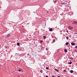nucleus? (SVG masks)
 <instances>
[{
  "instance_id": "f03ea898",
  "label": "nucleus",
  "mask_w": 77,
  "mask_h": 77,
  "mask_svg": "<svg viewBox=\"0 0 77 77\" xmlns=\"http://www.w3.org/2000/svg\"><path fill=\"white\" fill-rule=\"evenodd\" d=\"M49 31H50V32H52V31H53V29L52 28H50L49 29Z\"/></svg>"
},
{
  "instance_id": "ddd939ff",
  "label": "nucleus",
  "mask_w": 77,
  "mask_h": 77,
  "mask_svg": "<svg viewBox=\"0 0 77 77\" xmlns=\"http://www.w3.org/2000/svg\"><path fill=\"white\" fill-rule=\"evenodd\" d=\"M68 38H69V37H68V36H67L66 37V38L67 39H68Z\"/></svg>"
},
{
  "instance_id": "dca6fc26",
  "label": "nucleus",
  "mask_w": 77,
  "mask_h": 77,
  "mask_svg": "<svg viewBox=\"0 0 77 77\" xmlns=\"http://www.w3.org/2000/svg\"><path fill=\"white\" fill-rule=\"evenodd\" d=\"M46 50H47V51H48V48H46Z\"/></svg>"
},
{
  "instance_id": "0eeeda50",
  "label": "nucleus",
  "mask_w": 77,
  "mask_h": 77,
  "mask_svg": "<svg viewBox=\"0 0 77 77\" xmlns=\"http://www.w3.org/2000/svg\"><path fill=\"white\" fill-rule=\"evenodd\" d=\"M70 72H71V73H72L73 72H74V71H73V70H70Z\"/></svg>"
},
{
  "instance_id": "a878e982",
  "label": "nucleus",
  "mask_w": 77,
  "mask_h": 77,
  "mask_svg": "<svg viewBox=\"0 0 77 77\" xmlns=\"http://www.w3.org/2000/svg\"><path fill=\"white\" fill-rule=\"evenodd\" d=\"M45 77H48V76H45Z\"/></svg>"
},
{
  "instance_id": "b1692460",
  "label": "nucleus",
  "mask_w": 77,
  "mask_h": 77,
  "mask_svg": "<svg viewBox=\"0 0 77 77\" xmlns=\"http://www.w3.org/2000/svg\"><path fill=\"white\" fill-rule=\"evenodd\" d=\"M52 77H54V76L53 75V76H52Z\"/></svg>"
},
{
  "instance_id": "f8f14e48",
  "label": "nucleus",
  "mask_w": 77,
  "mask_h": 77,
  "mask_svg": "<svg viewBox=\"0 0 77 77\" xmlns=\"http://www.w3.org/2000/svg\"><path fill=\"white\" fill-rule=\"evenodd\" d=\"M40 43H42V42H43V41H40Z\"/></svg>"
},
{
  "instance_id": "6ab92c4d",
  "label": "nucleus",
  "mask_w": 77,
  "mask_h": 77,
  "mask_svg": "<svg viewBox=\"0 0 77 77\" xmlns=\"http://www.w3.org/2000/svg\"><path fill=\"white\" fill-rule=\"evenodd\" d=\"M46 69H48V67H46Z\"/></svg>"
},
{
  "instance_id": "39448f33",
  "label": "nucleus",
  "mask_w": 77,
  "mask_h": 77,
  "mask_svg": "<svg viewBox=\"0 0 77 77\" xmlns=\"http://www.w3.org/2000/svg\"><path fill=\"white\" fill-rule=\"evenodd\" d=\"M64 52H65V53H67V50L66 49L64 50Z\"/></svg>"
},
{
  "instance_id": "aec40b11",
  "label": "nucleus",
  "mask_w": 77,
  "mask_h": 77,
  "mask_svg": "<svg viewBox=\"0 0 77 77\" xmlns=\"http://www.w3.org/2000/svg\"><path fill=\"white\" fill-rule=\"evenodd\" d=\"M63 72H66V70H63Z\"/></svg>"
},
{
  "instance_id": "a211bd4d",
  "label": "nucleus",
  "mask_w": 77,
  "mask_h": 77,
  "mask_svg": "<svg viewBox=\"0 0 77 77\" xmlns=\"http://www.w3.org/2000/svg\"><path fill=\"white\" fill-rule=\"evenodd\" d=\"M53 42H55V40L54 39L53 40Z\"/></svg>"
},
{
  "instance_id": "20e7f679",
  "label": "nucleus",
  "mask_w": 77,
  "mask_h": 77,
  "mask_svg": "<svg viewBox=\"0 0 77 77\" xmlns=\"http://www.w3.org/2000/svg\"><path fill=\"white\" fill-rule=\"evenodd\" d=\"M72 45H75V43L72 42L71 43Z\"/></svg>"
},
{
  "instance_id": "bb28decb",
  "label": "nucleus",
  "mask_w": 77,
  "mask_h": 77,
  "mask_svg": "<svg viewBox=\"0 0 77 77\" xmlns=\"http://www.w3.org/2000/svg\"><path fill=\"white\" fill-rule=\"evenodd\" d=\"M56 2V1H55Z\"/></svg>"
},
{
  "instance_id": "9b49d317",
  "label": "nucleus",
  "mask_w": 77,
  "mask_h": 77,
  "mask_svg": "<svg viewBox=\"0 0 77 77\" xmlns=\"http://www.w3.org/2000/svg\"><path fill=\"white\" fill-rule=\"evenodd\" d=\"M17 45H18V46H19V45H20V43H17Z\"/></svg>"
},
{
  "instance_id": "2eb2a0df",
  "label": "nucleus",
  "mask_w": 77,
  "mask_h": 77,
  "mask_svg": "<svg viewBox=\"0 0 77 77\" xmlns=\"http://www.w3.org/2000/svg\"><path fill=\"white\" fill-rule=\"evenodd\" d=\"M7 36H10V34H8L7 35Z\"/></svg>"
},
{
  "instance_id": "6e6552de",
  "label": "nucleus",
  "mask_w": 77,
  "mask_h": 77,
  "mask_svg": "<svg viewBox=\"0 0 77 77\" xmlns=\"http://www.w3.org/2000/svg\"><path fill=\"white\" fill-rule=\"evenodd\" d=\"M68 64H72V62L70 61V62L68 63Z\"/></svg>"
},
{
  "instance_id": "5701e85b",
  "label": "nucleus",
  "mask_w": 77,
  "mask_h": 77,
  "mask_svg": "<svg viewBox=\"0 0 77 77\" xmlns=\"http://www.w3.org/2000/svg\"><path fill=\"white\" fill-rule=\"evenodd\" d=\"M18 71H21V70H18Z\"/></svg>"
},
{
  "instance_id": "4be33fe9",
  "label": "nucleus",
  "mask_w": 77,
  "mask_h": 77,
  "mask_svg": "<svg viewBox=\"0 0 77 77\" xmlns=\"http://www.w3.org/2000/svg\"><path fill=\"white\" fill-rule=\"evenodd\" d=\"M74 34H77V32H75Z\"/></svg>"
},
{
  "instance_id": "f3484780",
  "label": "nucleus",
  "mask_w": 77,
  "mask_h": 77,
  "mask_svg": "<svg viewBox=\"0 0 77 77\" xmlns=\"http://www.w3.org/2000/svg\"><path fill=\"white\" fill-rule=\"evenodd\" d=\"M40 72H41V73H42V72H43L42 70H40Z\"/></svg>"
},
{
  "instance_id": "393cba45",
  "label": "nucleus",
  "mask_w": 77,
  "mask_h": 77,
  "mask_svg": "<svg viewBox=\"0 0 77 77\" xmlns=\"http://www.w3.org/2000/svg\"><path fill=\"white\" fill-rule=\"evenodd\" d=\"M58 77H60V76H58Z\"/></svg>"
},
{
  "instance_id": "1a4fd4ad",
  "label": "nucleus",
  "mask_w": 77,
  "mask_h": 77,
  "mask_svg": "<svg viewBox=\"0 0 77 77\" xmlns=\"http://www.w3.org/2000/svg\"><path fill=\"white\" fill-rule=\"evenodd\" d=\"M70 59L72 60H73V58L72 57H70Z\"/></svg>"
},
{
  "instance_id": "9d476101",
  "label": "nucleus",
  "mask_w": 77,
  "mask_h": 77,
  "mask_svg": "<svg viewBox=\"0 0 77 77\" xmlns=\"http://www.w3.org/2000/svg\"><path fill=\"white\" fill-rule=\"evenodd\" d=\"M66 45H68V42H67L66 43Z\"/></svg>"
},
{
  "instance_id": "423d86ee",
  "label": "nucleus",
  "mask_w": 77,
  "mask_h": 77,
  "mask_svg": "<svg viewBox=\"0 0 77 77\" xmlns=\"http://www.w3.org/2000/svg\"><path fill=\"white\" fill-rule=\"evenodd\" d=\"M55 71H57V72H59V70H58L57 69H55Z\"/></svg>"
},
{
  "instance_id": "7ed1b4c3",
  "label": "nucleus",
  "mask_w": 77,
  "mask_h": 77,
  "mask_svg": "<svg viewBox=\"0 0 77 77\" xmlns=\"http://www.w3.org/2000/svg\"><path fill=\"white\" fill-rule=\"evenodd\" d=\"M72 23L73 24H76V22L73 21Z\"/></svg>"
},
{
  "instance_id": "f257e3e1",
  "label": "nucleus",
  "mask_w": 77,
  "mask_h": 77,
  "mask_svg": "<svg viewBox=\"0 0 77 77\" xmlns=\"http://www.w3.org/2000/svg\"><path fill=\"white\" fill-rule=\"evenodd\" d=\"M68 28L69 30H72L73 29V28L72 26H69Z\"/></svg>"
},
{
  "instance_id": "412c9836",
  "label": "nucleus",
  "mask_w": 77,
  "mask_h": 77,
  "mask_svg": "<svg viewBox=\"0 0 77 77\" xmlns=\"http://www.w3.org/2000/svg\"><path fill=\"white\" fill-rule=\"evenodd\" d=\"M75 52H76L77 53V50H75Z\"/></svg>"
},
{
  "instance_id": "4468645a",
  "label": "nucleus",
  "mask_w": 77,
  "mask_h": 77,
  "mask_svg": "<svg viewBox=\"0 0 77 77\" xmlns=\"http://www.w3.org/2000/svg\"><path fill=\"white\" fill-rule=\"evenodd\" d=\"M43 38H44V39H45V38H46V36H44L43 37Z\"/></svg>"
}]
</instances>
